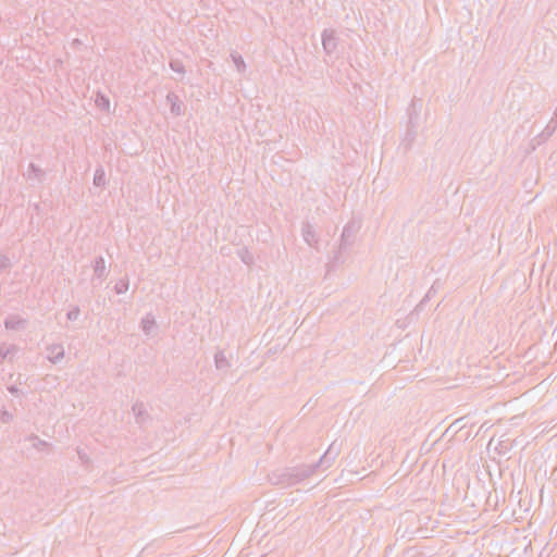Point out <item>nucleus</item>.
Returning a JSON list of instances; mask_svg holds the SVG:
<instances>
[{
  "instance_id": "nucleus-1",
  "label": "nucleus",
  "mask_w": 557,
  "mask_h": 557,
  "mask_svg": "<svg viewBox=\"0 0 557 557\" xmlns=\"http://www.w3.org/2000/svg\"><path fill=\"white\" fill-rule=\"evenodd\" d=\"M165 101L174 117L182 116L185 113V104L177 94L169 92L165 97Z\"/></svg>"
},
{
  "instance_id": "nucleus-2",
  "label": "nucleus",
  "mask_w": 557,
  "mask_h": 557,
  "mask_svg": "<svg viewBox=\"0 0 557 557\" xmlns=\"http://www.w3.org/2000/svg\"><path fill=\"white\" fill-rule=\"evenodd\" d=\"M65 357L64 346L60 343L50 344L46 347V358L52 363L57 364L61 362Z\"/></svg>"
},
{
  "instance_id": "nucleus-3",
  "label": "nucleus",
  "mask_w": 557,
  "mask_h": 557,
  "mask_svg": "<svg viewBox=\"0 0 557 557\" xmlns=\"http://www.w3.org/2000/svg\"><path fill=\"white\" fill-rule=\"evenodd\" d=\"M26 319L21 314H9L4 320V326L9 331H20L26 326Z\"/></svg>"
},
{
  "instance_id": "nucleus-4",
  "label": "nucleus",
  "mask_w": 557,
  "mask_h": 557,
  "mask_svg": "<svg viewBox=\"0 0 557 557\" xmlns=\"http://www.w3.org/2000/svg\"><path fill=\"white\" fill-rule=\"evenodd\" d=\"M28 448H32L38 453H49L51 450V444L39 438L38 436L32 435L26 440Z\"/></svg>"
},
{
  "instance_id": "nucleus-5",
  "label": "nucleus",
  "mask_w": 557,
  "mask_h": 557,
  "mask_svg": "<svg viewBox=\"0 0 557 557\" xmlns=\"http://www.w3.org/2000/svg\"><path fill=\"white\" fill-rule=\"evenodd\" d=\"M157 327L156 319L152 314H146L140 321V329L146 335H151Z\"/></svg>"
},
{
  "instance_id": "nucleus-6",
  "label": "nucleus",
  "mask_w": 557,
  "mask_h": 557,
  "mask_svg": "<svg viewBox=\"0 0 557 557\" xmlns=\"http://www.w3.org/2000/svg\"><path fill=\"white\" fill-rule=\"evenodd\" d=\"M132 411L138 423H144L149 417L147 406L144 403L134 404Z\"/></svg>"
},
{
  "instance_id": "nucleus-7",
  "label": "nucleus",
  "mask_w": 557,
  "mask_h": 557,
  "mask_svg": "<svg viewBox=\"0 0 557 557\" xmlns=\"http://www.w3.org/2000/svg\"><path fill=\"white\" fill-rule=\"evenodd\" d=\"M17 351V347L14 344L2 343L0 344V360L12 359Z\"/></svg>"
},
{
  "instance_id": "nucleus-8",
  "label": "nucleus",
  "mask_w": 557,
  "mask_h": 557,
  "mask_svg": "<svg viewBox=\"0 0 557 557\" xmlns=\"http://www.w3.org/2000/svg\"><path fill=\"white\" fill-rule=\"evenodd\" d=\"M302 237H304V240L309 246H312V247L317 246V244L319 242V238H318V235H317L315 231L310 225H306L302 228Z\"/></svg>"
},
{
  "instance_id": "nucleus-9",
  "label": "nucleus",
  "mask_w": 557,
  "mask_h": 557,
  "mask_svg": "<svg viewBox=\"0 0 557 557\" xmlns=\"http://www.w3.org/2000/svg\"><path fill=\"white\" fill-rule=\"evenodd\" d=\"M214 364L218 370H224L230 367L228 359L222 351H219L214 355Z\"/></svg>"
},
{
  "instance_id": "nucleus-10",
  "label": "nucleus",
  "mask_w": 557,
  "mask_h": 557,
  "mask_svg": "<svg viewBox=\"0 0 557 557\" xmlns=\"http://www.w3.org/2000/svg\"><path fill=\"white\" fill-rule=\"evenodd\" d=\"M231 59L235 65V69L238 73H245L247 65L244 58L238 53H232Z\"/></svg>"
},
{
  "instance_id": "nucleus-11",
  "label": "nucleus",
  "mask_w": 557,
  "mask_h": 557,
  "mask_svg": "<svg viewBox=\"0 0 557 557\" xmlns=\"http://www.w3.org/2000/svg\"><path fill=\"white\" fill-rule=\"evenodd\" d=\"M96 106L101 109L102 111L109 112L110 111V100L107 96L102 94H98L95 99Z\"/></svg>"
},
{
  "instance_id": "nucleus-12",
  "label": "nucleus",
  "mask_w": 557,
  "mask_h": 557,
  "mask_svg": "<svg viewBox=\"0 0 557 557\" xmlns=\"http://www.w3.org/2000/svg\"><path fill=\"white\" fill-rule=\"evenodd\" d=\"M332 449H333V446H331L320 459V463L324 465L325 468H329L333 463V461L336 457V453L332 454Z\"/></svg>"
},
{
  "instance_id": "nucleus-13",
  "label": "nucleus",
  "mask_w": 557,
  "mask_h": 557,
  "mask_svg": "<svg viewBox=\"0 0 557 557\" xmlns=\"http://www.w3.org/2000/svg\"><path fill=\"white\" fill-rule=\"evenodd\" d=\"M128 287H129L128 280L122 278V280H120L119 282L115 283L114 292L117 295H121V294L126 293L128 290Z\"/></svg>"
},
{
  "instance_id": "nucleus-14",
  "label": "nucleus",
  "mask_w": 557,
  "mask_h": 557,
  "mask_svg": "<svg viewBox=\"0 0 557 557\" xmlns=\"http://www.w3.org/2000/svg\"><path fill=\"white\" fill-rule=\"evenodd\" d=\"M106 184V173L102 169H97L94 175V185L103 186Z\"/></svg>"
},
{
  "instance_id": "nucleus-15",
  "label": "nucleus",
  "mask_w": 557,
  "mask_h": 557,
  "mask_svg": "<svg viewBox=\"0 0 557 557\" xmlns=\"http://www.w3.org/2000/svg\"><path fill=\"white\" fill-rule=\"evenodd\" d=\"M79 313H81V310L78 307H73L72 309H70L66 313V318L67 320L70 321H75L78 319L79 317Z\"/></svg>"
},
{
  "instance_id": "nucleus-16",
  "label": "nucleus",
  "mask_w": 557,
  "mask_h": 557,
  "mask_svg": "<svg viewBox=\"0 0 557 557\" xmlns=\"http://www.w3.org/2000/svg\"><path fill=\"white\" fill-rule=\"evenodd\" d=\"M239 256L242 261L248 265L253 262V256L248 250H243Z\"/></svg>"
},
{
  "instance_id": "nucleus-17",
  "label": "nucleus",
  "mask_w": 557,
  "mask_h": 557,
  "mask_svg": "<svg viewBox=\"0 0 557 557\" xmlns=\"http://www.w3.org/2000/svg\"><path fill=\"white\" fill-rule=\"evenodd\" d=\"M333 44V38L331 35L324 33L322 35V45L324 47L325 50H327Z\"/></svg>"
},
{
  "instance_id": "nucleus-18",
  "label": "nucleus",
  "mask_w": 557,
  "mask_h": 557,
  "mask_svg": "<svg viewBox=\"0 0 557 557\" xmlns=\"http://www.w3.org/2000/svg\"><path fill=\"white\" fill-rule=\"evenodd\" d=\"M104 260L102 258H100L97 262H96V267H95V271L99 274H102L104 272Z\"/></svg>"
},
{
  "instance_id": "nucleus-19",
  "label": "nucleus",
  "mask_w": 557,
  "mask_h": 557,
  "mask_svg": "<svg viewBox=\"0 0 557 557\" xmlns=\"http://www.w3.org/2000/svg\"><path fill=\"white\" fill-rule=\"evenodd\" d=\"M314 471H315V467H309V468L307 469L306 475H311V474H313V473H314Z\"/></svg>"
},
{
  "instance_id": "nucleus-20",
  "label": "nucleus",
  "mask_w": 557,
  "mask_h": 557,
  "mask_svg": "<svg viewBox=\"0 0 557 557\" xmlns=\"http://www.w3.org/2000/svg\"><path fill=\"white\" fill-rule=\"evenodd\" d=\"M8 389L11 394H16L18 392V389L14 386H10V387H8Z\"/></svg>"
},
{
  "instance_id": "nucleus-21",
  "label": "nucleus",
  "mask_w": 557,
  "mask_h": 557,
  "mask_svg": "<svg viewBox=\"0 0 557 557\" xmlns=\"http://www.w3.org/2000/svg\"><path fill=\"white\" fill-rule=\"evenodd\" d=\"M0 267H5V261L0 260Z\"/></svg>"
}]
</instances>
